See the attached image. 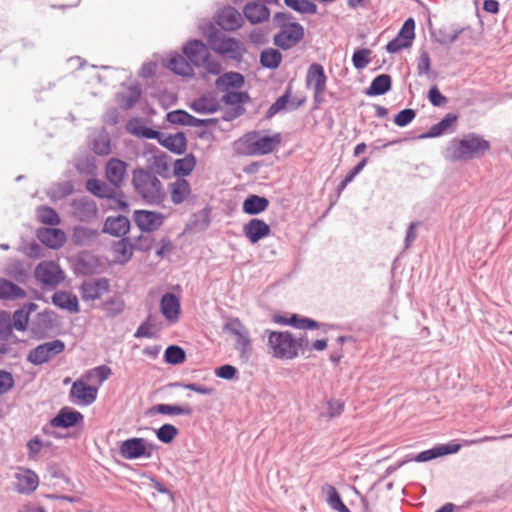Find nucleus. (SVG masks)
I'll use <instances>...</instances> for the list:
<instances>
[{"mask_svg": "<svg viewBox=\"0 0 512 512\" xmlns=\"http://www.w3.org/2000/svg\"><path fill=\"white\" fill-rule=\"evenodd\" d=\"M57 314L50 309L38 313L31 324V331L37 335H44L58 326Z\"/></svg>", "mask_w": 512, "mask_h": 512, "instance_id": "23", "label": "nucleus"}, {"mask_svg": "<svg viewBox=\"0 0 512 512\" xmlns=\"http://www.w3.org/2000/svg\"><path fill=\"white\" fill-rule=\"evenodd\" d=\"M38 240L47 248L57 250L61 248L66 241V234L60 228L42 227L36 232Z\"/></svg>", "mask_w": 512, "mask_h": 512, "instance_id": "22", "label": "nucleus"}, {"mask_svg": "<svg viewBox=\"0 0 512 512\" xmlns=\"http://www.w3.org/2000/svg\"><path fill=\"white\" fill-rule=\"evenodd\" d=\"M157 448L156 444L148 442L145 438L133 437L122 441L119 452L124 459L135 460L150 458Z\"/></svg>", "mask_w": 512, "mask_h": 512, "instance_id": "7", "label": "nucleus"}, {"mask_svg": "<svg viewBox=\"0 0 512 512\" xmlns=\"http://www.w3.org/2000/svg\"><path fill=\"white\" fill-rule=\"evenodd\" d=\"M71 207L75 218L81 222H90L95 219L98 214L96 202L87 196L74 199L71 203Z\"/></svg>", "mask_w": 512, "mask_h": 512, "instance_id": "19", "label": "nucleus"}, {"mask_svg": "<svg viewBox=\"0 0 512 512\" xmlns=\"http://www.w3.org/2000/svg\"><path fill=\"white\" fill-rule=\"evenodd\" d=\"M160 309L169 323L174 324L179 320L181 305L179 298L174 293L167 292L162 296Z\"/></svg>", "mask_w": 512, "mask_h": 512, "instance_id": "26", "label": "nucleus"}, {"mask_svg": "<svg viewBox=\"0 0 512 512\" xmlns=\"http://www.w3.org/2000/svg\"><path fill=\"white\" fill-rule=\"evenodd\" d=\"M16 479V491L21 494H30L34 492L39 485V477L31 469H24L23 472L17 473Z\"/></svg>", "mask_w": 512, "mask_h": 512, "instance_id": "31", "label": "nucleus"}, {"mask_svg": "<svg viewBox=\"0 0 512 512\" xmlns=\"http://www.w3.org/2000/svg\"><path fill=\"white\" fill-rule=\"evenodd\" d=\"M5 273L18 283H25L28 278V271L20 260L10 262L5 269Z\"/></svg>", "mask_w": 512, "mask_h": 512, "instance_id": "53", "label": "nucleus"}, {"mask_svg": "<svg viewBox=\"0 0 512 512\" xmlns=\"http://www.w3.org/2000/svg\"><path fill=\"white\" fill-rule=\"evenodd\" d=\"M99 235L98 230L85 227L76 226L73 230V241L76 245L87 246L90 245Z\"/></svg>", "mask_w": 512, "mask_h": 512, "instance_id": "48", "label": "nucleus"}, {"mask_svg": "<svg viewBox=\"0 0 512 512\" xmlns=\"http://www.w3.org/2000/svg\"><path fill=\"white\" fill-rule=\"evenodd\" d=\"M65 347L64 341L60 339L42 343L29 351L27 361L33 365L40 366L63 353Z\"/></svg>", "mask_w": 512, "mask_h": 512, "instance_id": "8", "label": "nucleus"}, {"mask_svg": "<svg viewBox=\"0 0 512 512\" xmlns=\"http://www.w3.org/2000/svg\"><path fill=\"white\" fill-rule=\"evenodd\" d=\"M269 353L276 359L292 360L297 357L294 349V336L290 331H273L266 329Z\"/></svg>", "mask_w": 512, "mask_h": 512, "instance_id": "6", "label": "nucleus"}, {"mask_svg": "<svg viewBox=\"0 0 512 512\" xmlns=\"http://www.w3.org/2000/svg\"><path fill=\"white\" fill-rule=\"evenodd\" d=\"M128 164L118 158H110L105 166V176L108 182L115 188H121L127 175Z\"/></svg>", "mask_w": 512, "mask_h": 512, "instance_id": "21", "label": "nucleus"}, {"mask_svg": "<svg viewBox=\"0 0 512 512\" xmlns=\"http://www.w3.org/2000/svg\"><path fill=\"white\" fill-rule=\"evenodd\" d=\"M417 74L418 76H426L430 80H437L439 72L432 69V61L428 51L422 47L419 51L417 59Z\"/></svg>", "mask_w": 512, "mask_h": 512, "instance_id": "43", "label": "nucleus"}, {"mask_svg": "<svg viewBox=\"0 0 512 512\" xmlns=\"http://www.w3.org/2000/svg\"><path fill=\"white\" fill-rule=\"evenodd\" d=\"M470 27H460L458 24H451L450 26H443L431 32L432 39L442 46H448L455 42L461 34Z\"/></svg>", "mask_w": 512, "mask_h": 512, "instance_id": "25", "label": "nucleus"}, {"mask_svg": "<svg viewBox=\"0 0 512 512\" xmlns=\"http://www.w3.org/2000/svg\"><path fill=\"white\" fill-rule=\"evenodd\" d=\"M189 108L198 114H213L219 111L221 106L212 93H206L190 102Z\"/></svg>", "mask_w": 512, "mask_h": 512, "instance_id": "29", "label": "nucleus"}, {"mask_svg": "<svg viewBox=\"0 0 512 512\" xmlns=\"http://www.w3.org/2000/svg\"><path fill=\"white\" fill-rule=\"evenodd\" d=\"M243 15L250 24L256 25L269 20L270 9L265 4L252 1L244 5Z\"/></svg>", "mask_w": 512, "mask_h": 512, "instance_id": "28", "label": "nucleus"}, {"mask_svg": "<svg viewBox=\"0 0 512 512\" xmlns=\"http://www.w3.org/2000/svg\"><path fill=\"white\" fill-rule=\"evenodd\" d=\"M416 23L414 18L408 17L396 36L386 43V53L395 54L413 45L415 39Z\"/></svg>", "mask_w": 512, "mask_h": 512, "instance_id": "9", "label": "nucleus"}, {"mask_svg": "<svg viewBox=\"0 0 512 512\" xmlns=\"http://www.w3.org/2000/svg\"><path fill=\"white\" fill-rule=\"evenodd\" d=\"M326 81L327 77L323 66L319 63L311 64L306 75L307 86H313L314 89L320 91L322 88H326Z\"/></svg>", "mask_w": 512, "mask_h": 512, "instance_id": "40", "label": "nucleus"}, {"mask_svg": "<svg viewBox=\"0 0 512 512\" xmlns=\"http://www.w3.org/2000/svg\"><path fill=\"white\" fill-rule=\"evenodd\" d=\"M103 264L100 258L91 252L81 251L73 260L75 275L89 276L102 272Z\"/></svg>", "mask_w": 512, "mask_h": 512, "instance_id": "13", "label": "nucleus"}, {"mask_svg": "<svg viewBox=\"0 0 512 512\" xmlns=\"http://www.w3.org/2000/svg\"><path fill=\"white\" fill-rule=\"evenodd\" d=\"M152 411L157 414L169 416H191L194 412L193 408L188 403H185L183 405L160 403L154 405L152 407Z\"/></svg>", "mask_w": 512, "mask_h": 512, "instance_id": "44", "label": "nucleus"}, {"mask_svg": "<svg viewBox=\"0 0 512 512\" xmlns=\"http://www.w3.org/2000/svg\"><path fill=\"white\" fill-rule=\"evenodd\" d=\"M84 416L81 412L69 407H63L59 410L57 415L53 417L48 425L43 427L45 434L50 433L51 428H64L68 429L83 424Z\"/></svg>", "mask_w": 512, "mask_h": 512, "instance_id": "11", "label": "nucleus"}, {"mask_svg": "<svg viewBox=\"0 0 512 512\" xmlns=\"http://www.w3.org/2000/svg\"><path fill=\"white\" fill-rule=\"evenodd\" d=\"M220 101L233 107L238 105L242 106L250 101V95L247 91H226Z\"/></svg>", "mask_w": 512, "mask_h": 512, "instance_id": "55", "label": "nucleus"}, {"mask_svg": "<svg viewBox=\"0 0 512 512\" xmlns=\"http://www.w3.org/2000/svg\"><path fill=\"white\" fill-rule=\"evenodd\" d=\"M269 207V200L256 194L248 195L242 204V211L247 215H258Z\"/></svg>", "mask_w": 512, "mask_h": 512, "instance_id": "39", "label": "nucleus"}, {"mask_svg": "<svg viewBox=\"0 0 512 512\" xmlns=\"http://www.w3.org/2000/svg\"><path fill=\"white\" fill-rule=\"evenodd\" d=\"M19 251L31 259L44 257V248L36 241L23 242Z\"/></svg>", "mask_w": 512, "mask_h": 512, "instance_id": "61", "label": "nucleus"}, {"mask_svg": "<svg viewBox=\"0 0 512 512\" xmlns=\"http://www.w3.org/2000/svg\"><path fill=\"white\" fill-rule=\"evenodd\" d=\"M159 144L177 155H182L187 150V138L184 132H177L167 136L163 133V138L160 139Z\"/></svg>", "mask_w": 512, "mask_h": 512, "instance_id": "32", "label": "nucleus"}, {"mask_svg": "<svg viewBox=\"0 0 512 512\" xmlns=\"http://www.w3.org/2000/svg\"><path fill=\"white\" fill-rule=\"evenodd\" d=\"M417 110L412 108H404L400 111H398L393 116V122L398 127H406L409 125L416 117Z\"/></svg>", "mask_w": 512, "mask_h": 512, "instance_id": "62", "label": "nucleus"}, {"mask_svg": "<svg viewBox=\"0 0 512 512\" xmlns=\"http://www.w3.org/2000/svg\"><path fill=\"white\" fill-rule=\"evenodd\" d=\"M130 220L124 215L108 216L102 232L114 237H125L130 230Z\"/></svg>", "mask_w": 512, "mask_h": 512, "instance_id": "27", "label": "nucleus"}, {"mask_svg": "<svg viewBox=\"0 0 512 512\" xmlns=\"http://www.w3.org/2000/svg\"><path fill=\"white\" fill-rule=\"evenodd\" d=\"M164 215L161 212L149 210H135L133 220L142 232H152L159 229L164 223Z\"/></svg>", "mask_w": 512, "mask_h": 512, "instance_id": "16", "label": "nucleus"}, {"mask_svg": "<svg viewBox=\"0 0 512 512\" xmlns=\"http://www.w3.org/2000/svg\"><path fill=\"white\" fill-rule=\"evenodd\" d=\"M282 54L274 48H266L260 53V64L263 68L275 70L282 62Z\"/></svg>", "mask_w": 512, "mask_h": 512, "instance_id": "50", "label": "nucleus"}, {"mask_svg": "<svg viewBox=\"0 0 512 512\" xmlns=\"http://www.w3.org/2000/svg\"><path fill=\"white\" fill-rule=\"evenodd\" d=\"M191 114L182 109L170 111L166 114V120L174 125H187L190 126Z\"/></svg>", "mask_w": 512, "mask_h": 512, "instance_id": "64", "label": "nucleus"}, {"mask_svg": "<svg viewBox=\"0 0 512 512\" xmlns=\"http://www.w3.org/2000/svg\"><path fill=\"white\" fill-rule=\"evenodd\" d=\"M491 150V143L476 132L464 133L451 139L445 158L451 162L481 159Z\"/></svg>", "mask_w": 512, "mask_h": 512, "instance_id": "1", "label": "nucleus"}, {"mask_svg": "<svg viewBox=\"0 0 512 512\" xmlns=\"http://www.w3.org/2000/svg\"><path fill=\"white\" fill-rule=\"evenodd\" d=\"M132 185L135 192L148 205H160L166 197L161 181L151 171L143 168L133 171Z\"/></svg>", "mask_w": 512, "mask_h": 512, "instance_id": "2", "label": "nucleus"}, {"mask_svg": "<svg viewBox=\"0 0 512 512\" xmlns=\"http://www.w3.org/2000/svg\"><path fill=\"white\" fill-rule=\"evenodd\" d=\"M203 33L214 52L237 62L242 61L246 48L241 41L233 37H226L211 23Z\"/></svg>", "mask_w": 512, "mask_h": 512, "instance_id": "3", "label": "nucleus"}, {"mask_svg": "<svg viewBox=\"0 0 512 512\" xmlns=\"http://www.w3.org/2000/svg\"><path fill=\"white\" fill-rule=\"evenodd\" d=\"M34 276L47 287H56L65 279L64 271L54 261L40 262L35 268Z\"/></svg>", "mask_w": 512, "mask_h": 512, "instance_id": "10", "label": "nucleus"}, {"mask_svg": "<svg viewBox=\"0 0 512 512\" xmlns=\"http://www.w3.org/2000/svg\"><path fill=\"white\" fill-rule=\"evenodd\" d=\"M243 233L251 244H256L270 235L271 228L264 220L252 218L243 226Z\"/></svg>", "mask_w": 512, "mask_h": 512, "instance_id": "24", "label": "nucleus"}, {"mask_svg": "<svg viewBox=\"0 0 512 512\" xmlns=\"http://www.w3.org/2000/svg\"><path fill=\"white\" fill-rule=\"evenodd\" d=\"M222 330L235 336L234 348L239 352V359L242 363H248L253 351L249 330L237 317L227 318Z\"/></svg>", "mask_w": 512, "mask_h": 512, "instance_id": "5", "label": "nucleus"}, {"mask_svg": "<svg viewBox=\"0 0 512 512\" xmlns=\"http://www.w3.org/2000/svg\"><path fill=\"white\" fill-rule=\"evenodd\" d=\"M109 291L110 281L106 277L85 280L79 287V292L83 301L98 300L103 294L108 293Z\"/></svg>", "mask_w": 512, "mask_h": 512, "instance_id": "15", "label": "nucleus"}, {"mask_svg": "<svg viewBox=\"0 0 512 512\" xmlns=\"http://www.w3.org/2000/svg\"><path fill=\"white\" fill-rule=\"evenodd\" d=\"M90 148L99 156H106L111 152V141L107 133L96 135L90 142Z\"/></svg>", "mask_w": 512, "mask_h": 512, "instance_id": "52", "label": "nucleus"}, {"mask_svg": "<svg viewBox=\"0 0 512 512\" xmlns=\"http://www.w3.org/2000/svg\"><path fill=\"white\" fill-rule=\"evenodd\" d=\"M245 83L244 76L239 72H225L221 76H219L216 81L215 85L218 90L220 91H229V89H239L241 88Z\"/></svg>", "mask_w": 512, "mask_h": 512, "instance_id": "38", "label": "nucleus"}, {"mask_svg": "<svg viewBox=\"0 0 512 512\" xmlns=\"http://www.w3.org/2000/svg\"><path fill=\"white\" fill-rule=\"evenodd\" d=\"M216 23L225 31H234L243 25V17L233 6H225L216 13Z\"/></svg>", "mask_w": 512, "mask_h": 512, "instance_id": "18", "label": "nucleus"}, {"mask_svg": "<svg viewBox=\"0 0 512 512\" xmlns=\"http://www.w3.org/2000/svg\"><path fill=\"white\" fill-rule=\"evenodd\" d=\"M169 190L171 201L175 205L183 203L191 193L190 184L184 178H177L174 182L170 183Z\"/></svg>", "mask_w": 512, "mask_h": 512, "instance_id": "41", "label": "nucleus"}, {"mask_svg": "<svg viewBox=\"0 0 512 512\" xmlns=\"http://www.w3.org/2000/svg\"><path fill=\"white\" fill-rule=\"evenodd\" d=\"M291 97V87H287L286 91L279 97L277 100L268 108L266 111L265 117L270 119L274 117L277 113L281 112L284 109L287 110H295L300 105H302L304 100H300L297 103L289 102Z\"/></svg>", "mask_w": 512, "mask_h": 512, "instance_id": "34", "label": "nucleus"}, {"mask_svg": "<svg viewBox=\"0 0 512 512\" xmlns=\"http://www.w3.org/2000/svg\"><path fill=\"white\" fill-rule=\"evenodd\" d=\"M178 434V428L172 424H163L156 430L158 440L164 444L171 443Z\"/></svg>", "mask_w": 512, "mask_h": 512, "instance_id": "60", "label": "nucleus"}, {"mask_svg": "<svg viewBox=\"0 0 512 512\" xmlns=\"http://www.w3.org/2000/svg\"><path fill=\"white\" fill-rule=\"evenodd\" d=\"M101 306L106 317L114 318L124 311L125 302L121 296H112L105 300Z\"/></svg>", "mask_w": 512, "mask_h": 512, "instance_id": "51", "label": "nucleus"}, {"mask_svg": "<svg viewBox=\"0 0 512 512\" xmlns=\"http://www.w3.org/2000/svg\"><path fill=\"white\" fill-rule=\"evenodd\" d=\"M52 303L70 313H78L80 311L77 296L67 291L59 290L54 292L52 295Z\"/></svg>", "mask_w": 512, "mask_h": 512, "instance_id": "33", "label": "nucleus"}, {"mask_svg": "<svg viewBox=\"0 0 512 512\" xmlns=\"http://www.w3.org/2000/svg\"><path fill=\"white\" fill-rule=\"evenodd\" d=\"M210 214L211 210L209 207H204L198 212H195L189 223L186 225V230L194 231V232H202L205 231L210 224Z\"/></svg>", "mask_w": 512, "mask_h": 512, "instance_id": "45", "label": "nucleus"}, {"mask_svg": "<svg viewBox=\"0 0 512 512\" xmlns=\"http://www.w3.org/2000/svg\"><path fill=\"white\" fill-rule=\"evenodd\" d=\"M186 352L179 345H169L164 351V361L170 365H179L185 362Z\"/></svg>", "mask_w": 512, "mask_h": 512, "instance_id": "54", "label": "nucleus"}, {"mask_svg": "<svg viewBox=\"0 0 512 512\" xmlns=\"http://www.w3.org/2000/svg\"><path fill=\"white\" fill-rule=\"evenodd\" d=\"M151 160V167L155 170L156 174L162 177L167 176L171 157L161 152L160 154L154 155Z\"/></svg>", "mask_w": 512, "mask_h": 512, "instance_id": "59", "label": "nucleus"}, {"mask_svg": "<svg viewBox=\"0 0 512 512\" xmlns=\"http://www.w3.org/2000/svg\"><path fill=\"white\" fill-rule=\"evenodd\" d=\"M165 66L174 74L179 76L189 77L194 74L192 65L188 62L185 56H182L179 53L170 54Z\"/></svg>", "mask_w": 512, "mask_h": 512, "instance_id": "30", "label": "nucleus"}, {"mask_svg": "<svg viewBox=\"0 0 512 512\" xmlns=\"http://www.w3.org/2000/svg\"><path fill=\"white\" fill-rule=\"evenodd\" d=\"M27 297L26 291L15 284L14 282L5 278H0V299L1 300H16L24 299Z\"/></svg>", "mask_w": 512, "mask_h": 512, "instance_id": "42", "label": "nucleus"}, {"mask_svg": "<svg viewBox=\"0 0 512 512\" xmlns=\"http://www.w3.org/2000/svg\"><path fill=\"white\" fill-rule=\"evenodd\" d=\"M37 218L41 223L50 226H56L60 223L58 213L49 206H40L37 209Z\"/></svg>", "mask_w": 512, "mask_h": 512, "instance_id": "58", "label": "nucleus"}, {"mask_svg": "<svg viewBox=\"0 0 512 512\" xmlns=\"http://www.w3.org/2000/svg\"><path fill=\"white\" fill-rule=\"evenodd\" d=\"M182 53L188 62L193 66L200 68L209 56V49L201 40H189L183 47Z\"/></svg>", "mask_w": 512, "mask_h": 512, "instance_id": "17", "label": "nucleus"}, {"mask_svg": "<svg viewBox=\"0 0 512 512\" xmlns=\"http://www.w3.org/2000/svg\"><path fill=\"white\" fill-rule=\"evenodd\" d=\"M196 165L195 156L190 153L183 158L176 159L174 161L173 174L177 178H184L189 176Z\"/></svg>", "mask_w": 512, "mask_h": 512, "instance_id": "49", "label": "nucleus"}, {"mask_svg": "<svg viewBox=\"0 0 512 512\" xmlns=\"http://www.w3.org/2000/svg\"><path fill=\"white\" fill-rule=\"evenodd\" d=\"M98 388L86 384L82 380H76L70 389L69 396L71 399H77L78 404L89 406L97 399Z\"/></svg>", "mask_w": 512, "mask_h": 512, "instance_id": "20", "label": "nucleus"}, {"mask_svg": "<svg viewBox=\"0 0 512 512\" xmlns=\"http://www.w3.org/2000/svg\"><path fill=\"white\" fill-rule=\"evenodd\" d=\"M112 250L119 263H126L132 258L135 247L129 237H122L113 243Z\"/></svg>", "mask_w": 512, "mask_h": 512, "instance_id": "46", "label": "nucleus"}, {"mask_svg": "<svg viewBox=\"0 0 512 512\" xmlns=\"http://www.w3.org/2000/svg\"><path fill=\"white\" fill-rule=\"evenodd\" d=\"M281 143V135L259 136L257 132H250L235 141L234 150L240 155L254 156L272 153Z\"/></svg>", "mask_w": 512, "mask_h": 512, "instance_id": "4", "label": "nucleus"}, {"mask_svg": "<svg viewBox=\"0 0 512 512\" xmlns=\"http://www.w3.org/2000/svg\"><path fill=\"white\" fill-rule=\"evenodd\" d=\"M327 502L328 505L337 512H351L350 509L343 503L337 489L332 485H327Z\"/></svg>", "mask_w": 512, "mask_h": 512, "instance_id": "57", "label": "nucleus"}, {"mask_svg": "<svg viewBox=\"0 0 512 512\" xmlns=\"http://www.w3.org/2000/svg\"><path fill=\"white\" fill-rule=\"evenodd\" d=\"M141 88L138 85H131L126 90L116 94V101L122 110L131 109L141 98Z\"/></svg>", "mask_w": 512, "mask_h": 512, "instance_id": "37", "label": "nucleus"}, {"mask_svg": "<svg viewBox=\"0 0 512 512\" xmlns=\"http://www.w3.org/2000/svg\"><path fill=\"white\" fill-rule=\"evenodd\" d=\"M284 4L301 14L317 13V5L310 0H284Z\"/></svg>", "mask_w": 512, "mask_h": 512, "instance_id": "56", "label": "nucleus"}, {"mask_svg": "<svg viewBox=\"0 0 512 512\" xmlns=\"http://www.w3.org/2000/svg\"><path fill=\"white\" fill-rule=\"evenodd\" d=\"M426 97L433 107L440 108L448 103V98L441 93L439 87L436 84L429 88Z\"/></svg>", "mask_w": 512, "mask_h": 512, "instance_id": "63", "label": "nucleus"}, {"mask_svg": "<svg viewBox=\"0 0 512 512\" xmlns=\"http://www.w3.org/2000/svg\"><path fill=\"white\" fill-rule=\"evenodd\" d=\"M128 130L130 133L137 137L153 139L157 140L158 142L161 138H163V133L161 131L143 125L137 119L128 123Z\"/></svg>", "mask_w": 512, "mask_h": 512, "instance_id": "47", "label": "nucleus"}, {"mask_svg": "<svg viewBox=\"0 0 512 512\" xmlns=\"http://www.w3.org/2000/svg\"><path fill=\"white\" fill-rule=\"evenodd\" d=\"M304 36V27L298 22H293L288 25V28L282 29L274 35L273 43L278 48L286 51L296 46Z\"/></svg>", "mask_w": 512, "mask_h": 512, "instance_id": "12", "label": "nucleus"}, {"mask_svg": "<svg viewBox=\"0 0 512 512\" xmlns=\"http://www.w3.org/2000/svg\"><path fill=\"white\" fill-rule=\"evenodd\" d=\"M38 308V305L34 302L24 304L21 308L17 309L13 313L11 320L13 329L17 331H25L28 327L29 316Z\"/></svg>", "mask_w": 512, "mask_h": 512, "instance_id": "36", "label": "nucleus"}, {"mask_svg": "<svg viewBox=\"0 0 512 512\" xmlns=\"http://www.w3.org/2000/svg\"><path fill=\"white\" fill-rule=\"evenodd\" d=\"M86 190L91 194L101 199H115L116 189L114 186L111 187L107 183L97 179L90 178L86 181Z\"/></svg>", "mask_w": 512, "mask_h": 512, "instance_id": "35", "label": "nucleus"}, {"mask_svg": "<svg viewBox=\"0 0 512 512\" xmlns=\"http://www.w3.org/2000/svg\"><path fill=\"white\" fill-rule=\"evenodd\" d=\"M459 115L454 112L447 113L443 118H441L437 123L433 124L428 130L425 132L413 136L412 139H428V138H438L443 135L453 133L458 124Z\"/></svg>", "mask_w": 512, "mask_h": 512, "instance_id": "14", "label": "nucleus"}]
</instances>
